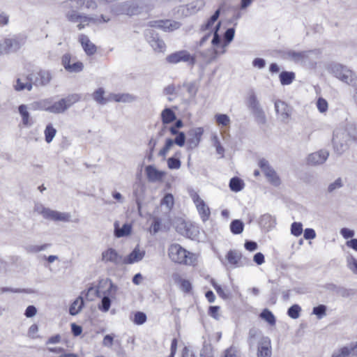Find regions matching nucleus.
Listing matches in <instances>:
<instances>
[{"mask_svg": "<svg viewBox=\"0 0 357 357\" xmlns=\"http://www.w3.org/2000/svg\"><path fill=\"white\" fill-rule=\"evenodd\" d=\"M276 113L280 114L282 121L288 119L290 116V107L282 100H276L275 102Z\"/></svg>", "mask_w": 357, "mask_h": 357, "instance_id": "obj_23", "label": "nucleus"}, {"mask_svg": "<svg viewBox=\"0 0 357 357\" xmlns=\"http://www.w3.org/2000/svg\"><path fill=\"white\" fill-rule=\"evenodd\" d=\"M65 105H63V102H62V99H60L57 102H52V99H50V112L52 114L64 113L67 110Z\"/></svg>", "mask_w": 357, "mask_h": 357, "instance_id": "obj_34", "label": "nucleus"}, {"mask_svg": "<svg viewBox=\"0 0 357 357\" xmlns=\"http://www.w3.org/2000/svg\"><path fill=\"white\" fill-rule=\"evenodd\" d=\"M260 317L268 322L271 326L275 324L276 320L274 314L268 309H264L260 314Z\"/></svg>", "mask_w": 357, "mask_h": 357, "instance_id": "obj_42", "label": "nucleus"}, {"mask_svg": "<svg viewBox=\"0 0 357 357\" xmlns=\"http://www.w3.org/2000/svg\"><path fill=\"white\" fill-rule=\"evenodd\" d=\"M181 23L170 20H156L149 22L151 27H156L165 31H173L178 29L181 26Z\"/></svg>", "mask_w": 357, "mask_h": 357, "instance_id": "obj_13", "label": "nucleus"}, {"mask_svg": "<svg viewBox=\"0 0 357 357\" xmlns=\"http://www.w3.org/2000/svg\"><path fill=\"white\" fill-rule=\"evenodd\" d=\"M147 317L144 312H137L134 317V323L137 325H142L146 321Z\"/></svg>", "mask_w": 357, "mask_h": 357, "instance_id": "obj_61", "label": "nucleus"}, {"mask_svg": "<svg viewBox=\"0 0 357 357\" xmlns=\"http://www.w3.org/2000/svg\"><path fill=\"white\" fill-rule=\"evenodd\" d=\"M81 97L80 95L77 93H73L67 96L65 98H61L62 102H63V105H66V109L70 108L73 105L79 101Z\"/></svg>", "mask_w": 357, "mask_h": 357, "instance_id": "obj_40", "label": "nucleus"}, {"mask_svg": "<svg viewBox=\"0 0 357 357\" xmlns=\"http://www.w3.org/2000/svg\"><path fill=\"white\" fill-rule=\"evenodd\" d=\"M117 291V287L112 282L110 281L109 287L105 292L104 296L101 300L100 304L98 305V309L102 312H107L109 311L111 306V300L109 296L115 295Z\"/></svg>", "mask_w": 357, "mask_h": 357, "instance_id": "obj_14", "label": "nucleus"}, {"mask_svg": "<svg viewBox=\"0 0 357 357\" xmlns=\"http://www.w3.org/2000/svg\"><path fill=\"white\" fill-rule=\"evenodd\" d=\"M166 61L169 63H177L179 62H188L189 65L193 66L196 63L194 56H192L186 50H180L169 54L166 57Z\"/></svg>", "mask_w": 357, "mask_h": 357, "instance_id": "obj_9", "label": "nucleus"}, {"mask_svg": "<svg viewBox=\"0 0 357 357\" xmlns=\"http://www.w3.org/2000/svg\"><path fill=\"white\" fill-rule=\"evenodd\" d=\"M280 82L282 85H289L295 79V73L291 71H282L279 75Z\"/></svg>", "mask_w": 357, "mask_h": 357, "instance_id": "obj_35", "label": "nucleus"}, {"mask_svg": "<svg viewBox=\"0 0 357 357\" xmlns=\"http://www.w3.org/2000/svg\"><path fill=\"white\" fill-rule=\"evenodd\" d=\"M173 278L174 282L180 285V288L183 291L188 293L191 291L192 284L189 280L182 279L181 276L177 273L174 274Z\"/></svg>", "mask_w": 357, "mask_h": 357, "instance_id": "obj_32", "label": "nucleus"}, {"mask_svg": "<svg viewBox=\"0 0 357 357\" xmlns=\"http://www.w3.org/2000/svg\"><path fill=\"white\" fill-rule=\"evenodd\" d=\"M183 86L186 88L187 91L188 92L190 96L194 97L196 96L197 92L198 91V88L195 82L184 83Z\"/></svg>", "mask_w": 357, "mask_h": 357, "instance_id": "obj_59", "label": "nucleus"}, {"mask_svg": "<svg viewBox=\"0 0 357 357\" xmlns=\"http://www.w3.org/2000/svg\"><path fill=\"white\" fill-rule=\"evenodd\" d=\"M44 132L46 142L50 143L56 135V130L53 127L52 123H49L46 126Z\"/></svg>", "mask_w": 357, "mask_h": 357, "instance_id": "obj_45", "label": "nucleus"}, {"mask_svg": "<svg viewBox=\"0 0 357 357\" xmlns=\"http://www.w3.org/2000/svg\"><path fill=\"white\" fill-rule=\"evenodd\" d=\"M211 284L213 287L216 291L217 294L220 297L223 299H228L230 296V293L227 289L222 288L220 284H218L214 279H211Z\"/></svg>", "mask_w": 357, "mask_h": 357, "instance_id": "obj_39", "label": "nucleus"}, {"mask_svg": "<svg viewBox=\"0 0 357 357\" xmlns=\"http://www.w3.org/2000/svg\"><path fill=\"white\" fill-rule=\"evenodd\" d=\"M168 256L175 264L186 266H195L197 261V255L183 248L178 243H172L168 248Z\"/></svg>", "mask_w": 357, "mask_h": 357, "instance_id": "obj_1", "label": "nucleus"}, {"mask_svg": "<svg viewBox=\"0 0 357 357\" xmlns=\"http://www.w3.org/2000/svg\"><path fill=\"white\" fill-rule=\"evenodd\" d=\"M153 8L151 0H135L125 3L122 5V11L124 14L132 16L143 12H148Z\"/></svg>", "mask_w": 357, "mask_h": 357, "instance_id": "obj_3", "label": "nucleus"}, {"mask_svg": "<svg viewBox=\"0 0 357 357\" xmlns=\"http://www.w3.org/2000/svg\"><path fill=\"white\" fill-rule=\"evenodd\" d=\"M101 260L105 264H111L115 266L123 264L122 257L112 248H109L102 252Z\"/></svg>", "mask_w": 357, "mask_h": 357, "instance_id": "obj_10", "label": "nucleus"}, {"mask_svg": "<svg viewBox=\"0 0 357 357\" xmlns=\"http://www.w3.org/2000/svg\"><path fill=\"white\" fill-rule=\"evenodd\" d=\"M50 247V244L48 243H45L43 245H31L26 248V250L29 253L35 254L45 250Z\"/></svg>", "mask_w": 357, "mask_h": 357, "instance_id": "obj_47", "label": "nucleus"}, {"mask_svg": "<svg viewBox=\"0 0 357 357\" xmlns=\"http://www.w3.org/2000/svg\"><path fill=\"white\" fill-rule=\"evenodd\" d=\"M326 306L321 304L319 305L318 306L313 307L312 314L316 315L317 319H321L326 315Z\"/></svg>", "mask_w": 357, "mask_h": 357, "instance_id": "obj_50", "label": "nucleus"}, {"mask_svg": "<svg viewBox=\"0 0 357 357\" xmlns=\"http://www.w3.org/2000/svg\"><path fill=\"white\" fill-rule=\"evenodd\" d=\"M30 107L34 110H45L50 112V98L35 101L30 105Z\"/></svg>", "mask_w": 357, "mask_h": 357, "instance_id": "obj_33", "label": "nucleus"}, {"mask_svg": "<svg viewBox=\"0 0 357 357\" xmlns=\"http://www.w3.org/2000/svg\"><path fill=\"white\" fill-rule=\"evenodd\" d=\"M131 230L132 226L130 224L126 223L120 228L117 222L114 223V235L117 238L128 236Z\"/></svg>", "mask_w": 357, "mask_h": 357, "instance_id": "obj_25", "label": "nucleus"}, {"mask_svg": "<svg viewBox=\"0 0 357 357\" xmlns=\"http://www.w3.org/2000/svg\"><path fill=\"white\" fill-rule=\"evenodd\" d=\"M357 356V342H352L349 345L342 347L333 351L331 357H350Z\"/></svg>", "mask_w": 357, "mask_h": 357, "instance_id": "obj_15", "label": "nucleus"}, {"mask_svg": "<svg viewBox=\"0 0 357 357\" xmlns=\"http://www.w3.org/2000/svg\"><path fill=\"white\" fill-rule=\"evenodd\" d=\"M84 3L85 0H67L61 3V7L66 15L69 11L77 10L81 8L84 6Z\"/></svg>", "mask_w": 357, "mask_h": 357, "instance_id": "obj_21", "label": "nucleus"}, {"mask_svg": "<svg viewBox=\"0 0 357 357\" xmlns=\"http://www.w3.org/2000/svg\"><path fill=\"white\" fill-rule=\"evenodd\" d=\"M145 256V251L140 250L139 245H137L134 250L126 257L123 259V264H132L142 260Z\"/></svg>", "mask_w": 357, "mask_h": 357, "instance_id": "obj_18", "label": "nucleus"}, {"mask_svg": "<svg viewBox=\"0 0 357 357\" xmlns=\"http://www.w3.org/2000/svg\"><path fill=\"white\" fill-rule=\"evenodd\" d=\"M198 213L203 222L207 221L211 215V211L207 204L205 202H197L196 205Z\"/></svg>", "mask_w": 357, "mask_h": 357, "instance_id": "obj_31", "label": "nucleus"}, {"mask_svg": "<svg viewBox=\"0 0 357 357\" xmlns=\"http://www.w3.org/2000/svg\"><path fill=\"white\" fill-rule=\"evenodd\" d=\"M61 64L64 69L70 73H77L83 70L84 64L82 62L76 61L69 53L64 54L61 57Z\"/></svg>", "mask_w": 357, "mask_h": 357, "instance_id": "obj_8", "label": "nucleus"}, {"mask_svg": "<svg viewBox=\"0 0 357 357\" xmlns=\"http://www.w3.org/2000/svg\"><path fill=\"white\" fill-rule=\"evenodd\" d=\"M235 35V29L231 27L226 30L223 35L224 43L222 47L228 45L234 39Z\"/></svg>", "mask_w": 357, "mask_h": 357, "instance_id": "obj_48", "label": "nucleus"}, {"mask_svg": "<svg viewBox=\"0 0 357 357\" xmlns=\"http://www.w3.org/2000/svg\"><path fill=\"white\" fill-rule=\"evenodd\" d=\"M204 130L202 128H195L188 132V138L187 139V149L192 150L198 146L200 143Z\"/></svg>", "mask_w": 357, "mask_h": 357, "instance_id": "obj_11", "label": "nucleus"}, {"mask_svg": "<svg viewBox=\"0 0 357 357\" xmlns=\"http://www.w3.org/2000/svg\"><path fill=\"white\" fill-rule=\"evenodd\" d=\"M317 50L296 52L294 50H288L281 52V57L284 59H290L294 62L303 61L309 57L310 54L317 53Z\"/></svg>", "mask_w": 357, "mask_h": 357, "instance_id": "obj_12", "label": "nucleus"}, {"mask_svg": "<svg viewBox=\"0 0 357 357\" xmlns=\"http://www.w3.org/2000/svg\"><path fill=\"white\" fill-rule=\"evenodd\" d=\"M84 299L82 296H78L70 305L69 313L73 316L78 314L84 307Z\"/></svg>", "mask_w": 357, "mask_h": 357, "instance_id": "obj_30", "label": "nucleus"}, {"mask_svg": "<svg viewBox=\"0 0 357 357\" xmlns=\"http://www.w3.org/2000/svg\"><path fill=\"white\" fill-rule=\"evenodd\" d=\"M117 102H132L135 100L136 98L130 93H117Z\"/></svg>", "mask_w": 357, "mask_h": 357, "instance_id": "obj_53", "label": "nucleus"}, {"mask_svg": "<svg viewBox=\"0 0 357 357\" xmlns=\"http://www.w3.org/2000/svg\"><path fill=\"white\" fill-rule=\"evenodd\" d=\"M172 146H173V139H171V138L167 139L166 141H165V146L159 151L158 155L162 157L163 158H165L166 157V155H167V153L171 149Z\"/></svg>", "mask_w": 357, "mask_h": 357, "instance_id": "obj_57", "label": "nucleus"}, {"mask_svg": "<svg viewBox=\"0 0 357 357\" xmlns=\"http://www.w3.org/2000/svg\"><path fill=\"white\" fill-rule=\"evenodd\" d=\"M213 348L210 344H204L200 352V357H213Z\"/></svg>", "mask_w": 357, "mask_h": 357, "instance_id": "obj_64", "label": "nucleus"}, {"mask_svg": "<svg viewBox=\"0 0 357 357\" xmlns=\"http://www.w3.org/2000/svg\"><path fill=\"white\" fill-rule=\"evenodd\" d=\"M348 268L354 273L357 274V259L353 256H349L347 258Z\"/></svg>", "mask_w": 357, "mask_h": 357, "instance_id": "obj_62", "label": "nucleus"}, {"mask_svg": "<svg viewBox=\"0 0 357 357\" xmlns=\"http://www.w3.org/2000/svg\"><path fill=\"white\" fill-rule=\"evenodd\" d=\"M271 341L268 337H264L258 347L257 357H271Z\"/></svg>", "mask_w": 357, "mask_h": 357, "instance_id": "obj_22", "label": "nucleus"}, {"mask_svg": "<svg viewBox=\"0 0 357 357\" xmlns=\"http://www.w3.org/2000/svg\"><path fill=\"white\" fill-rule=\"evenodd\" d=\"M18 111L20 114L22 116V123L24 126H29L31 123H29L30 114L27 110V106L26 105H20L18 107Z\"/></svg>", "mask_w": 357, "mask_h": 357, "instance_id": "obj_44", "label": "nucleus"}, {"mask_svg": "<svg viewBox=\"0 0 357 357\" xmlns=\"http://www.w3.org/2000/svg\"><path fill=\"white\" fill-rule=\"evenodd\" d=\"M24 43L23 39L19 40L17 38H7L5 40L6 47L11 51H17L21 46Z\"/></svg>", "mask_w": 357, "mask_h": 357, "instance_id": "obj_36", "label": "nucleus"}, {"mask_svg": "<svg viewBox=\"0 0 357 357\" xmlns=\"http://www.w3.org/2000/svg\"><path fill=\"white\" fill-rule=\"evenodd\" d=\"M145 173L147 179L151 183L162 181L166 173L163 171L158 170L153 165H147L145 167Z\"/></svg>", "mask_w": 357, "mask_h": 357, "instance_id": "obj_17", "label": "nucleus"}, {"mask_svg": "<svg viewBox=\"0 0 357 357\" xmlns=\"http://www.w3.org/2000/svg\"><path fill=\"white\" fill-rule=\"evenodd\" d=\"M79 41L82 45L83 50L88 56L95 54L97 51L96 46L92 43L89 37L84 34H81L79 37Z\"/></svg>", "mask_w": 357, "mask_h": 357, "instance_id": "obj_20", "label": "nucleus"}, {"mask_svg": "<svg viewBox=\"0 0 357 357\" xmlns=\"http://www.w3.org/2000/svg\"><path fill=\"white\" fill-rule=\"evenodd\" d=\"M144 36L154 51L162 52L165 50L166 45L159 34L153 29H146L144 31Z\"/></svg>", "mask_w": 357, "mask_h": 357, "instance_id": "obj_7", "label": "nucleus"}, {"mask_svg": "<svg viewBox=\"0 0 357 357\" xmlns=\"http://www.w3.org/2000/svg\"><path fill=\"white\" fill-rule=\"evenodd\" d=\"M247 105L252 113L262 109L253 90L249 93Z\"/></svg>", "mask_w": 357, "mask_h": 357, "instance_id": "obj_29", "label": "nucleus"}, {"mask_svg": "<svg viewBox=\"0 0 357 357\" xmlns=\"http://www.w3.org/2000/svg\"><path fill=\"white\" fill-rule=\"evenodd\" d=\"M65 15L67 20L72 22H76L82 19V15L79 14L77 10L69 11Z\"/></svg>", "mask_w": 357, "mask_h": 357, "instance_id": "obj_60", "label": "nucleus"}, {"mask_svg": "<svg viewBox=\"0 0 357 357\" xmlns=\"http://www.w3.org/2000/svg\"><path fill=\"white\" fill-rule=\"evenodd\" d=\"M161 121L163 125L169 124L176 119V115L172 108H165L161 114Z\"/></svg>", "mask_w": 357, "mask_h": 357, "instance_id": "obj_24", "label": "nucleus"}, {"mask_svg": "<svg viewBox=\"0 0 357 357\" xmlns=\"http://www.w3.org/2000/svg\"><path fill=\"white\" fill-rule=\"evenodd\" d=\"M181 162L176 157H170L167 159V167L170 169H178L181 167Z\"/></svg>", "mask_w": 357, "mask_h": 357, "instance_id": "obj_58", "label": "nucleus"}, {"mask_svg": "<svg viewBox=\"0 0 357 357\" xmlns=\"http://www.w3.org/2000/svg\"><path fill=\"white\" fill-rule=\"evenodd\" d=\"M258 165L264 172V175L273 169V168L270 165L268 161L265 158H261L258 162Z\"/></svg>", "mask_w": 357, "mask_h": 357, "instance_id": "obj_56", "label": "nucleus"}, {"mask_svg": "<svg viewBox=\"0 0 357 357\" xmlns=\"http://www.w3.org/2000/svg\"><path fill=\"white\" fill-rule=\"evenodd\" d=\"M52 79V75L50 71L40 70L36 73L34 85L36 86H44L47 85Z\"/></svg>", "mask_w": 357, "mask_h": 357, "instance_id": "obj_19", "label": "nucleus"}, {"mask_svg": "<svg viewBox=\"0 0 357 357\" xmlns=\"http://www.w3.org/2000/svg\"><path fill=\"white\" fill-rule=\"evenodd\" d=\"M247 105L252 113L262 109L253 90L249 93Z\"/></svg>", "mask_w": 357, "mask_h": 357, "instance_id": "obj_28", "label": "nucleus"}, {"mask_svg": "<svg viewBox=\"0 0 357 357\" xmlns=\"http://www.w3.org/2000/svg\"><path fill=\"white\" fill-rule=\"evenodd\" d=\"M244 181L239 177L234 176L229 181V188L233 192H239L244 187Z\"/></svg>", "mask_w": 357, "mask_h": 357, "instance_id": "obj_38", "label": "nucleus"}, {"mask_svg": "<svg viewBox=\"0 0 357 357\" xmlns=\"http://www.w3.org/2000/svg\"><path fill=\"white\" fill-rule=\"evenodd\" d=\"M105 89L102 87L96 89L92 94L93 99L100 105H105L106 101L104 97Z\"/></svg>", "mask_w": 357, "mask_h": 357, "instance_id": "obj_46", "label": "nucleus"}, {"mask_svg": "<svg viewBox=\"0 0 357 357\" xmlns=\"http://www.w3.org/2000/svg\"><path fill=\"white\" fill-rule=\"evenodd\" d=\"M226 258L229 264L234 267H237L238 266V262L241 258V255L236 250H229L227 252Z\"/></svg>", "mask_w": 357, "mask_h": 357, "instance_id": "obj_37", "label": "nucleus"}, {"mask_svg": "<svg viewBox=\"0 0 357 357\" xmlns=\"http://www.w3.org/2000/svg\"><path fill=\"white\" fill-rule=\"evenodd\" d=\"M220 15V8L217 9L214 13L207 20V21L202 24L199 28L200 32H204L209 30L218 20Z\"/></svg>", "mask_w": 357, "mask_h": 357, "instance_id": "obj_27", "label": "nucleus"}, {"mask_svg": "<svg viewBox=\"0 0 357 357\" xmlns=\"http://www.w3.org/2000/svg\"><path fill=\"white\" fill-rule=\"evenodd\" d=\"M217 123L220 126H227L230 123V119L228 115L225 114H218L215 116Z\"/></svg>", "mask_w": 357, "mask_h": 357, "instance_id": "obj_54", "label": "nucleus"}, {"mask_svg": "<svg viewBox=\"0 0 357 357\" xmlns=\"http://www.w3.org/2000/svg\"><path fill=\"white\" fill-rule=\"evenodd\" d=\"M265 176L268 181L274 186H278L280 184V179L274 169L271 172H268Z\"/></svg>", "mask_w": 357, "mask_h": 357, "instance_id": "obj_51", "label": "nucleus"}, {"mask_svg": "<svg viewBox=\"0 0 357 357\" xmlns=\"http://www.w3.org/2000/svg\"><path fill=\"white\" fill-rule=\"evenodd\" d=\"M354 130L349 132L347 126L345 128H337L333 131L332 143L334 151L338 155H342L349 149V141L351 139L349 134H352Z\"/></svg>", "mask_w": 357, "mask_h": 357, "instance_id": "obj_2", "label": "nucleus"}, {"mask_svg": "<svg viewBox=\"0 0 357 357\" xmlns=\"http://www.w3.org/2000/svg\"><path fill=\"white\" fill-rule=\"evenodd\" d=\"M220 15V8L217 9L214 13L207 20V21L202 24L199 28L200 32H204L209 30L218 20Z\"/></svg>", "mask_w": 357, "mask_h": 357, "instance_id": "obj_26", "label": "nucleus"}, {"mask_svg": "<svg viewBox=\"0 0 357 357\" xmlns=\"http://www.w3.org/2000/svg\"><path fill=\"white\" fill-rule=\"evenodd\" d=\"M255 121L260 125H264L266 123V114L263 110V109H261L257 112H255L252 113Z\"/></svg>", "mask_w": 357, "mask_h": 357, "instance_id": "obj_52", "label": "nucleus"}, {"mask_svg": "<svg viewBox=\"0 0 357 357\" xmlns=\"http://www.w3.org/2000/svg\"><path fill=\"white\" fill-rule=\"evenodd\" d=\"M301 312V307L298 304H294L291 305L287 310L288 316L293 319H296L300 317V313Z\"/></svg>", "mask_w": 357, "mask_h": 357, "instance_id": "obj_49", "label": "nucleus"}, {"mask_svg": "<svg viewBox=\"0 0 357 357\" xmlns=\"http://www.w3.org/2000/svg\"><path fill=\"white\" fill-rule=\"evenodd\" d=\"M205 5L204 0H195L187 5V9L190 13H196L201 10Z\"/></svg>", "mask_w": 357, "mask_h": 357, "instance_id": "obj_43", "label": "nucleus"}, {"mask_svg": "<svg viewBox=\"0 0 357 357\" xmlns=\"http://www.w3.org/2000/svg\"><path fill=\"white\" fill-rule=\"evenodd\" d=\"M244 224L240 220H234L230 224L231 232L234 234H240L243 232Z\"/></svg>", "mask_w": 357, "mask_h": 357, "instance_id": "obj_41", "label": "nucleus"}, {"mask_svg": "<svg viewBox=\"0 0 357 357\" xmlns=\"http://www.w3.org/2000/svg\"><path fill=\"white\" fill-rule=\"evenodd\" d=\"M332 74L338 79L351 86L354 89L357 87V77L355 73L346 66L339 63L331 67Z\"/></svg>", "mask_w": 357, "mask_h": 357, "instance_id": "obj_4", "label": "nucleus"}, {"mask_svg": "<svg viewBox=\"0 0 357 357\" xmlns=\"http://www.w3.org/2000/svg\"><path fill=\"white\" fill-rule=\"evenodd\" d=\"M36 211L41 214L43 218L49 220L63 222H70L71 215L68 213H62L44 208L41 204H37Z\"/></svg>", "mask_w": 357, "mask_h": 357, "instance_id": "obj_6", "label": "nucleus"}, {"mask_svg": "<svg viewBox=\"0 0 357 357\" xmlns=\"http://www.w3.org/2000/svg\"><path fill=\"white\" fill-rule=\"evenodd\" d=\"M329 156L327 150L321 149L310 154L307 157V163L311 165H319L324 164Z\"/></svg>", "mask_w": 357, "mask_h": 357, "instance_id": "obj_16", "label": "nucleus"}, {"mask_svg": "<svg viewBox=\"0 0 357 357\" xmlns=\"http://www.w3.org/2000/svg\"><path fill=\"white\" fill-rule=\"evenodd\" d=\"M176 229L181 235L194 241H199L200 234L197 225L179 219L176 222Z\"/></svg>", "mask_w": 357, "mask_h": 357, "instance_id": "obj_5", "label": "nucleus"}, {"mask_svg": "<svg viewBox=\"0 0 357 357\" xmlns=\"http://www.w3.org/2000/svg\"><path fill=\"white\" fill-rule=\"evenodd\" d=\"M303 233V225L301 222H294L291 225V234L294 236H299Z\"/></svg>", "mask_w": 357, "mask_h": 357, "instance_id": "obj_55", "label": "nucleus"}, {"mask_svg": "<svg viewBox=\"0 0 357 357\" xmlns=\"http://www.w3.org/2000/svg\"><path fill=\"white\" fill-rule=\"evenodd\" d=\"M186 141V137L183 132H181L176 135L174 139H173V144H175L178 146H183Z\"/></svg>", "mask_w": 357, "mask_h": 357, "instance_id": "obj_63", "label": "nucleus"}]
</instances>
